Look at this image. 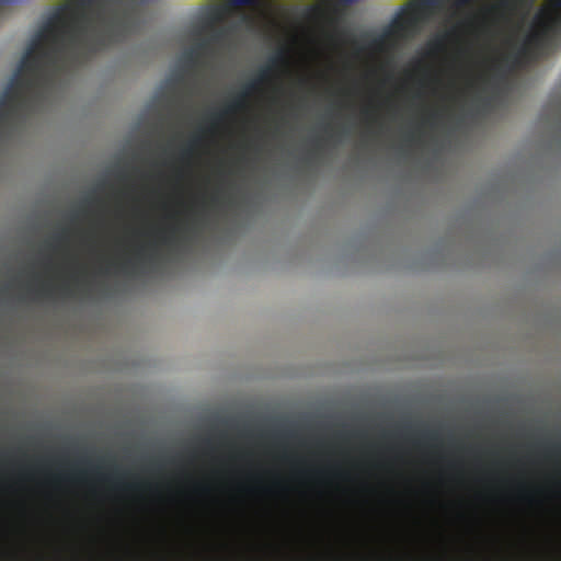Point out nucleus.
<instances>
[{
    "label": "nucleus",
    "mask_w": 561,
    "mask_h": 561,
    "mask_svg": "<svg viewBox=\"0 0 561 561\" xmlns=\"http://www.w3.org/2000/svg\"><path fill=\"white\" fill-rule=\"evenodd\" d=\"M286 61L287 50L285 48L278 49L268 59L267 64L259 69L254 78L243 84L241 90L232 95L229 102L220 111L210 112L206 116V122L209 124V128L201 127L199 130L193 135L188 144L181 149V159L184 160L192 156L194 148L201 144L204 133L211 131L217 128L228 115L244 110L249 98L271 78L276 68L285 65Z\"/></svg>",
    "instance_id": "7ed1b4c3"
},
{
    "label": "nucleus",
    "mask_w": 561,
    "mask_h": 561,
    "mask_svg": "<svg viewBox=\"0 0 561 561\" xmlns=\"http://www.w3.org/2000/svg\"><path fill=\"white\" fill-rule=\"evenodd\" d=\"M479 79L483 82H490L491 80L503 79V75L500 70L499 64H494L492 66V77L491 78H486V77L482 76Z\"/></svg>",
    "instance_id": "6e6552de"
},
{
    "label": "nucleus",
    "mask_w": 561,
    "mask_h": 561,
    "mask_svg": "<svg viewBox=\"0 0 561 561\" xmlns=\"http://www.w3.org/2000/svg\"><path fill=\"white\" fill-rule=\"evenodd\" d=\"M525 36L520 54L538 59L561 45V2H541Z\"/></svg>",
    "instance_id": "20e7f679"
},
{
    "label": "nucleus",
    "mask_w": 561,
    "mask_h": 561,
    "mask_svg": "<svg viewBox=\"0 0 561 561\" xmlns=\"http://www.w3.org/2000/svg\"><path fill=\"white\" fill-rule=\"evenodd\" d=\"M121 478V472L118 470V468L115 467L114 469V474L113 477L111 478V480H115V481H118V479Z\"/></svg>",
    "instance_id": "a211bd4d"
},
{
    "label": "nucleus",
    "mask_w": 561,
    "mask_h": 561,
    "mask_svg": "<svg viewBox=\"0 0 561 561\" xmlns=\"http://www.w3.org/2000/svg\"><path fill=\"white\" fill-rule=\"evenodd\" d=\"M423 437L431 442L438 440V434L436 432H425L423 433Z\"/></svg>",
    "instance_id": "2eb2a0df"
},
{
    "label": "nucleus",
    "mask_w": 561,
    "mask_h": 561,
    "mask_svg": "<svg viewBox=\"0 0 561 561\" xmlns=\"http://www.w3.org/2000/svg\"><path fill=\"white\" fill-rule=\"evenodd\" d=\"M94 201H95V198L87 197V198H84L83 203H84V204H91V203H92V202H94Z\"/></svg>",
    "instance_id": "412c9836"
},
{
    "label": "nucleus",
    "mask_w": 561,
    "mask_h": 561,
    "mask_svg": "<svg viewBox=\"0 0 561 561\" xmlns=\"http://www.w3.org/2000/svg\"><path fill=\"white\" fill-rule=\"evenodd\" d=\"M417 4H423L427 7H439L442 4H445L446 2H416ZM451 4H455L456 7H461L465 4H471L472 2H450ZM493 4H499L502 7H511L513 4H534L535 2H492Z\"/></svg>",
    "instance_id": "423d86ee"
},
{
    "label": "nucleus",
    "mask_w": 561,
    "mask_h": 561,
    "mask_svg": "<svg viewBox=\"0 0 561 561\" xmlns=\"http://www.w3.org/2000/svg\"><path fill=\"white\" fill-rule=\"evenodd\" d=\"M333 3L337 4V5H341V7H344V8H347V7H351L354 2L345 1V2H333Z\"/></svg>",
    "instance_id": "6ab92c4d"
},
{
    "label": "nucleus",
    "mask_w": 561,
    "mask_h": 561,
    "mask_svg": "<svg viewBox=\"0 0 561 561\" xmlns=\"http://www.w3.org/2000/svg\"><path fill=\"white\" fill-rule=\"evenodd\" d=\"M60 291L62 295L65 296H70L71 291H70V288L67 284H62L60 287H59Z\"/></svg>",
    "instance_id": "f3484780"
},
{
    "label": "nucleus",
    "mask_w": 561,
    "mask_h": 561,
    "mask_svg": "<svg viewBox=\"0 0 561 561\" xmlns=\"http://www.w3.org/2000/svg\"><path fill=\"white\" fill-rule=\"evenodd\" d=\"M230 8H248L261 4H271L272 2H224Z\"/></svg>",
    "instance_id": "1a4fd4ad"
},
{
    "label": "nucleus",
    "mask_w": 561,
    "mask_h": 561,
    "mask_svg": "<svg viewBox=\"0 0 561 561\" xmlns=\"http://www.w3.org/2000/svg\"><path fill=\"white\" fill-rule=\"evenodd\" d=\"M321 148H322L321 141L319 139H317L314 141L313 150L311 151L310 156L318 153Z\"/></svg>",
    "instance_id": "dca6fc26"
},
{
    "label": "nucleus",
    "mask_w": 561,
    "mask_h": 561,
    "mask_svg": "<svg viewBox=\"0 0 561 561\" xmlns=\"http://www.w3.org/2000/svg\"><path fill=\"white\" fill-rule=\"evenodd\" d=\"M207 45V42H202L199 45H198V48H205Z\"/></svg>",
    "instance_id": "5701e85b"
},
{
    "label": "nucleus",
    "mask_w": 561,
    "mask_h": 561,
    "mask_svg": "<svg viewBox=\"0 0 561 561\" xmlns=\"http://www.w3.org/2000/svg\"><path fill=\"white\" fill-rule=\"evenodd\" d=\"M13 2H0V13L7 9L9 4H12Z\"/></svg>",
    "instance_id": "aec40b11"
},
{
    "label": "nucleus",
    "mask_w": 561,
    "mask_h": 561,
    "mask_svg": "<svg viewBox=\"0 0 561 561\" xmlns=\"http://www.w3.org/2000/svg\"><path fill=\"white\" fill-rule=\"evenodd\" d=\"M184 57L190 61V62H195L196 58H197V49L196 48H192L190 50H187L185 54H184Z\"/></svg>",
    "instance_id": "4468645a"
},
{
    "label": "nucleus",
    "mask_w": 561,
    "mask_h": 561,
    "mask_svg": "<svg viewBox=\"0 0 561 561\" xmlns=\"http://www.w3.org/2000/svg\"><path fill=\"white\" fill-rule=\"evenodd\" d=\"M127 488H128V489H136V488H137V485L131 484V485H128Z\"/></svg>",
    "instance_id": "a878e982"
},
{
    "label": "nucleus",
    "mask_w": 561,
    "mask_h": 561,
    "mask_svg": "<svg viewBox=\"0 0 561 561\" xmlns=\"http://www.w3.org/2000/svg\"><path fill=\"white\" fill-rule=\"evenodd\" d=\"M220 202L221 194L219 191H216L209 198H203L199 203V209H193L183 220H175L168 226L150 229L147 233L150 240L135 249V260H125L117 264L119 272L135 275L138 272V265L154 266L160 261V248H165L170 251L178 250L187 241L188 234L195 231L202 213H204L208 206H217Z\"/></svg>",
    "instance_id": "f03ea898"
},
{
    "label": "nucleus",
    "mask_w": 561,
    "mask_h": 561,
    "mask_svg": "<svg viewBox=\"0 0 561 561\" xmlns=\"http://www.w3.org/2000/svg\"><path fill=\"white\" fill-rule=\"evenodd\" d=\"M119 178H121V179H123V180H125V179L127 178V174H126L125 172H121V173H119Z\"/></svg>",
    "instance_id": "b1692460"
},
{
    "label": "nucleus",
    "mask_w": 561,
    "mask_h": 561,
    "mask_svg": "<svg viewBox=\"0 0 561 561\" xmlns=\"http://www.w3.org/2000/svg\"><path fill=\"white\" fill-rule=\"evenodd\" d=\"M447 35H449V33H447L446 35L444 36H440L438 38H436L433 43H432V48L433 50L437 51V50H440L444 46V42L447 37Z\"/></svg>",
    "instance_id": "9d476101"
},
{
    "label": "nucleus",
    "mask_w": 561,
    "mask_h": 561,
    "mask_svg": "<svg viewBox=\"0 0 561 561\" xmlns=\"http://www.w3.org/2000/svg\"><path fill=\"white\" fill-rule=\"evenodd\" d=\"M363 114H364V117H365V121L368 123V124H373V123H376L377 122V117L373 114V112L368 108H365L363 111Z\"/></svg>",
    "instance_id": "f8f14e48"
},
{
    "label": "nucleus",
    "mask_w": 561,
    "mask_h": 561,
    "mask_svg": "<svg viewBox=\"0 0 561 561\" xmlns=\"http://www.w3.org/2000/svg\"><path fill=\"white\" fill-rule=\"evenodd\" d=\"M550 450L557 453L559 450V446L554 445L550 448Z\"/></svg>",
    "instance_id": "4be33fe9"
},
{
    "label": "nucleus",
    "mask_w": 561,
    "mask_h": 561,
    "mask_svg": "<svg viewBox=\"0 0 561 561\" xmlns=\"http://www.w3.org/2000/svg\"><path fill=\"white\" fill-rule=\"evenodd\" d=\"M440 116L439 112L433 111L430 115L423 119V124L434 125L435 121Z\"/></svg>",
    "instance_id": "9b49d317"
},
{
    "label": "nucleus",
    "mask_w": 561,
    "mask_h": 561,
    "mask_svg": "<svg viewBox=\"0 0 561 561\" xmlns=\"http://www.w3.org/2000/svg\"><path fill=\"white\" fill-rule=\"evenodd\" d=\"M417 18L412 13H403L398 15L392 24L383 32L382 35L374 39L375 46H381L388 38H405L417 28Z\"/></svg>",
    "instance_id": "39448f33"
},
{
    "label": "nucleus",
    "mask_w": 561,
    "mask_h": 561,
    "mask_svg": "<svg viewBox=\"0 0 561 561\" xmlns=\"http://www.w3.org/2000/svg\"><path fill=\"white\" fill-rule=\"evenodd\" d=\"M419 139L420 137L414 131L408 133L404 137L405 142L409 145L417 142Z\"/></svg>",
    "instance_id": "ddd939ff"
},
{
    "label": "nucleus",
    "mask_w": 561,
    "mask_h": 561,
    "mask_svg": "<svg viewBox=\"0 0 561 561\" xmlns=\"http://www.w3.org/2000/svg\"><path fill=\"white\" fill-rule=\"evenodd\" d=\"M64 234H65V231H64L61 234L56 236V239H58V240H59V239H62V238H64Z\"/></svg>",
    "instance_id": "393cba45"
},
{
    "label": "nucleus",
    "mask_w": 561,
    "mask_h": 561,
    "mask_svg": "<svg viewBox=\"0 0 561 561\" xmlns=\"http://www.w3.org/2000/svg\"><path fill=\"white\" fill-rule=\"evenodd\" d=\"M54 291H55V288L47 284V283H42L35 290V296L37 298H50L53 297L54 295Z\"/></svg>",
    "instance_id": "0eeeda50"
},
{
    "label": "nucleus",
    "mask_w": 561,
    "mask_h": 561,
    "mask_svg": "<svg viewBox=\"0 0 561 561\" xmlns=\"http://www.w3.org/2000/svg\"><path fill=\"white\" fill-rule=\"evenodd\" d=\"M36 33L0 98V129L28 106V94L80 65L134 30L133 14L122 2H64Z\"/></svg>",
    "instance_id": "f257e3e1"
}]
</instances>
